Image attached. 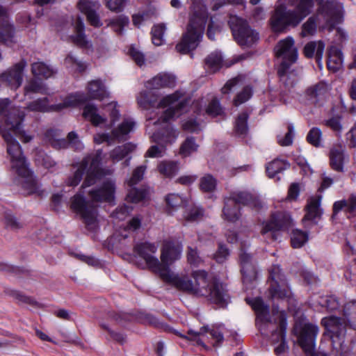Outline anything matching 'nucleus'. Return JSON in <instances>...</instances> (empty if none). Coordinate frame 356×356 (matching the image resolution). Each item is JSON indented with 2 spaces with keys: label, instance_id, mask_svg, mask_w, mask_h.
I'll return each mask as SVG.
<instances>
[{
  "label": "nucleus",
  "instance_id": "obj_1",
  "mask_svg": "<svg viewBox=\"0 0 356 356\" xmlns=\"http://www.w3.org/2000/svg\"><path fill=\"white\" fill-rule=\"evenodd\" d=\"M0 116L4 119L8 129L0 127V134L6 143V152L10 162L11 170L19 177L18 184L27 195H35L42 197L44 191L33 172L29 168V164L24 155L19 142L11 132L18 136L23 143H29L33 137L22 130V123L25 113L19 108L11 104L9 99H0Z\"/></svg>",
  "mask_w": 356,
  "mask_h": 356
},
{
  "label": "nucleus",
  "instance_id": "obj_2",
  "mask_svg": "<svg viewBox=\"0 0 356 356\" xmlns=\"http://www.w3.org/2000/svg\"><path fill=\"white\" fill-rule=\"evenodd\" d=\"M159 276L163 281L173 285L178 290L204 296L221 307H226L230 301L225 286L216 279L209 278L208 273L204 270L193 272L195 282L186 275L174 274L168 267L163 268Z\"/></svg>",
  "mask_w": 356,
  "mask_h": 356
},
{
  "label": "nucleus",
  "instance_id": "obj_3",
  "mask_svg": "<svg viewBox=\"0 0 356 356\" xmlns=\"http://www.w3.org/2000/svg\"><path fill=\"white\" fill-rule=\"evenodd\" d=\"M115 182L106 179L97 188L88 191L90 201L86 200L84 191H80L71 198V209L80 215L86 227L94 230L97 227V205L95 203H111L115 200Z\"/></svg>",
  "mask_w": 356,
  "mask_h": 356
},
{
  "label": "nucleus",
  "instance_id": "obj_4",
  "mask_svg": "<svg viewBox=\"0 0 356 356\" xmlns=\"http://www.w3.org/2000/svg\"><path fill=\"white\" fill-rule=\"evenodd\" d=\"M191 12L186 32L175 47L178 52L183 54L194 50L199 45L208 19L207 8L202 0H193Z\"/></svg>",
  "mask_w": 356,
  "mask_h": 356
},
{
  "label": "nucleus",
  "instance_id": "obj_5",
  "mask_svg": "<svg viewBox=\"0 0 356 356\" xmlns=\"http://www.w3.org/2000/svg\"><path fill=\"white\" fill-rule=\"evenodd\" d=\"M274 52L276 58L280 60L277 72L280 88H283L282 91L285 92L293 87L296 81V72L291 69L298 58L293 38L288 36L280 40L274 48Z\"/></svg>",
  "mask_w": 356,
  "mask_h": 356
},
{
  "label": "nucleus",
  "instance_id": "obj_6",
  "mask_svg": "<svg viewBox=\"0 0 356 356\" xmlns=\"http://www.w3.org/2000/svg\"><path fill=\"white\" fill-rule=\"evenodd\" d=\"M152 90L147 89L140 92L137 97V102L140 107L145 109L154 107L167 108L158 121L161 120L162 122H166L179 116L188 103L186 99H181L182 94L178 91L158 101V96Z\"/></svg>",
  "mask_w": 356,
  "mask_h": 356
},
{
  "label": "nucleus",
  "instance_id": "obj_7",
  "mask_svg": "<svg viewBox=\"0 0 356 356\" xmlns=\"http://www.w3.org/2000/svg\"><path fill=\"white\" fill-rule=\"evenodd\" d=\"M102 154L103 151L102 149H97L95 152L85 156L80 163L78 169L67 179V185L70 186H77L86 172V176L81 185V190H84L87 187L95 184L104 175L109 173V170L100 167Z\"/></svg>",
  "mask_w": 356,
  "mask_h": 356
},
{
  "label": "nucleus",
  "instance_id": "obj_8",
  "mask_svg": "<svg viewBox=\"0 0 356 356\" xmlns=\"http://www.w3.org/2000/svg\"><path fill=\"white\" fill-rule=\"evenodd\" d=\"M228 24L234 40L241 47H252L259 39V33L252 29L248 22L236 15H230Z\"/></svg>",
  "mask_w": 356,
  "mask_h": 356
},
{
  "label": "nucleus",
  "instance_id": "obj_9",
  "mask_svg": "<svg viewBox=\"0 0 356 356\" xmlns=\"http://www.w3.org/2000/svg\"><path fill=\"white\" fill-rule=\"evenodd\" d=\"M269 282L268 291L272 299L284 300L290 297L291 291L280 266L274 265L269 270Z\"/></svg>",
  "mask_w": 356,
  "mask_h": 356
},
{
  "label": "nucleus",
  "instance_id": "obj_10",
  "mask_svg": "<svg viewBox=\"0 0 356 356\" xmlns=\"http://www.w3.org/2000/svg\"><path fill=\"white\" fill-rule=\"evenodd\" d=\"M291 218L286 213L277 212L272 214L270 219L264 224L261 233L275 241L278 238V232L287 229L291 225Z\"/></svg>",
  "mask_w": 356,
  "mask_h": 356
},
{
  "label": "nucleus",
  "instance_id": "obj_11",
  "mask_svg": "<svg viewBox=\"0 0 356 356\" xmlns=\"http://www.w3.org/2000/svg\"><path fill=\"white\" fill-rule=\"evenodd\" d=\"M327 332L332 340V345L336 350V355H341L346 327L341 319L337 317H330L325 323Z\"/></svg>",
  "mask_w": 356,
  "mask_h": 356
},
{
  "label": "nucleus",
  "instance_id": "obj_12",
  "mask_svg": "<svg viewBox=\"0 0 356 356\" xmlns=\"http://www.w3.org/2000/svg\"><path fill=\"white\" fill-rule=\"evenodd\" d=\"M70 97V98H72ZM74 98V101L66 99L63 103L49 105V101L47 97L39 98L33 102H29L25 108L29 111L46 113L51 111H60L62 109L76 103L84 101V98L82 95H76L73 96Z\"/></svg>",
  "mask_w": 356,
  "mask_h": 356
},
{
  "label": "nucleus",
  "instance_id": "obj_13",
  "mask_svg": "<svg viewBox=\"0 0 356 356\" xmlns=\"http://www.w3.org/2000/svg\"><path fill=\"white\" fill-rule=\"evenodd\" d=\"M134 251L145 261L149 269L159 275L161 274L163 268L166 267L163 266L154 255L157 251V246L154 243L149 242L137 243L134 248Z\"/></svg>",
  "mask_w": 356,
  "mask_h": 356
},
{
  "label": "nucleus",
  "instance_id": "obj_14",
  "mask_svg": "<svg viewBox=\"0 0 356 356\" xmlns=\"http://www.w3.org/2000/svg\"><path fill=\"white\" fill-rule=\"evenodd\" d=\"M146 166L140 165L137 167L133 172L131 178L127 181V184L130 187L127 195L126 200L129 202L138 203L147 198L148 191L145 188L134 187L144 177Z\"/></svg>",
  "mask_w": 356,
  "mask_h": 356
},
{
  "label": "nucleus",
  "instance_id": "obj_15",
  "mask_svg": "<svg viewBox=\"0 0 356 356\" xmlns=\"http://www.w3.org/2000/svg\"><path fill=\"white\" fill-rule=\"evenodd\" d=\"M135 124L136 123L132 119H124L122 123L111 131V134L108 133L99 134L95 137V141L99 144L106 142L108 145H111L114 140H125L127 139L128 134L133 131Z\"/></svg>",
  "mask_w": 356,
  "mask_h": 356
},
{
  "label": "nucleus",
  "instance_id": "obj_16",
  "mask_svg": "<svg viewBox=\"0 0 356 356\" xmlns=\"http://www.w3.org/2000/svg\"><path fill=\"white\" fill-rule=\"evenodd\" d=\"M26 66L24 59L15 64L13 67L0 74V82L11 89L19 88L23 81L24 70Z\"/></svg>",
  "mask_w": 356,
  "mask_h": 356
},
{
  "label": "nucleus",
  "instance_id": "obj_17",
  "mask_svg": "<svg viewBox=\"0 0 356 356\" xmlns=\"http://www.w3.org/2000/svg\"><path fill=\"white\" fill-rule=\"evenodd\" d=\"M222 330L223 327L221 325L213 326L211 328H209L208 326H204L198 332L189 330L188 334L193 337V339L195 340L199 345L202 346H205L202 338L204 337L205 334H208L210 336L209 339L212 346L219 347L224 341Z\"/></svg>",
  "mask_w": 356,
  "mask_h": 356
},
{
  "label": "nucleus",
  "instance_id": "obj_18",
  "mask_svg": "<svg viewBox=\"0 0 356 356\" xmlns=\"http://www.w3.org/2000/svg\"><path fill=\"white\" fill-rule=\"evenodd\" d=\"M318 333V326L312 323H305L301 328L298 343L306 353L314 352Z\"/></svg>",
  "mask_w": 356,
  "mask_h": 356
},
{
  "label": "nucleus",
  "instance_id": "obj_19",
  "mask_svg": "<svg viewBox=\"0 0 356 356\" xmlns=\"http://www.w3.org/2000/svg\"><path fill=\"white\" fill-rule=\"evenodd\" d=\"M0 42L6 46L17 42L15 28L10 21L6 10L0 6Z\"/></svg>",
  "mask_w": 356,
  "mask_h": 356
},
{
  "label": "nucleus",
  "instance_id": "obj_20",
  "mask_svg": "<svg viewBox=\"0 0 356 356\" xmlns=\"http://www.w3.org/2000/svg\"><path fill=\"white\" fill-rule=\"evenodd\" d=\"M77 6L79 10L86 15L88 22L91 26L99 27L102 25L97 11L101 7L98 1L95 0H80Z\"/></svg>",
  "mask_w": 356,
  "mask_h": 356
},
{
  "label": "nucleus",
  "instance_id": "obj_21",
  "mask_svg": "<svg viewBox=\"0 0 356 356\" xmlns=\"http://www.w3.org/2000/svg\"><path fill=\"white\" fill-rule=\"evenodd\" d=\"M183 247L179 242L165 241L161 250V264L169 268V266L179 259Z\"/></svg>",
  "mask_w": 356,
  "mask_h": 356
},
{
  "label": "nucleus",
  "instance_id": "obj_22",
  "mask_svg": "<svg viewBox=\"0 0 356 356\" xmlns=\"http://www.w3.org/2000/svg\"><path fill=\"white\" fill-rule=\"evenodd\" d=\"M241 272L244 284H250L257 278V272L252 262V256L246 252L240 254Z\"/></svg>",
  "mask_w": 356,
  "mask_h": 356
},
{
  "label": "nucleus",
  "instance_id": "obj_23",
  "mask_svg": "<svg viewBox=\"0 0 356 356\" xmlns=\"http://www.w3.org/2000/svg\"><path fill=\"white\" fill-rule=\"evenodd\" d=\"M228 201L236 204L260 207L261 202L256 199L250 192L246 191H234L229 193V196L225 197Z\"/></svg>",
  "mask_w": 356,
  "mask_h": 356
},
{
  "label": "nucleus",
  "instance_id": "obj_24",
  "mask_svg": "<svg viewBox=\"0 0 356 356\" xmlns=\"http://www.w3.org/2000/svg\"><path fill=\"white\" fill-rule=\"evenodd\" d=\"M246 301L251 305L252 308L257 314V324H258L259 321L261 324L265 325L271 322L269 307L264 304L261 298L257 297L253 299L247 298Z\"/></svg>",
  "mask_w": 356,
  "mask_h": 356
},
{
  "label": "nucleus",
  "instance_id": "obj_25",
  "mask_svg": "<svg viewBox=\"0 0 356 356\" xmlns=\"http://www.w3.org/2000/svg\"><path fill=\"white\" fill-rule=\"evenodd\" d=\"M75 34L71 36V39L74 44L81 49H90L92 44L89 41L84 33L85 25L83 19L78 16L74 22Z\"/></svg>",
  "mask_w": 356,
  "mask_h": 356
},
{
  "label": "nucleus",
  "instance_id": "obj_26",
  "mask_svg": "<svg viewBox=\"0 0 356 356\" xmlns=\"http://www.w3.org/2000/svg\"><path fill=\"white\" fill-rule=\"evenodd\" d=\"M176 78L168 73H159L149 80L145 87L148 90H158L162 88H171L175 85Z\"/></svg>",
  "mask_w": 356,
  "mask_h": 356
},
{
  "label": "nucleus",
  "instance_id": "obj_27",
  "mask_svg": "<svg viewBox=\"0 0 356 356\" xmlns=\"http://www.w3.org/2000/svg\"><path fill=\"white\" fill-rule=\"evenodd\" d=\"M321 201V195H317L309 198L306 206V213L302 218V221L305 223L307 221H312L314 223H316V220L321 218L322 215V209L320 207Z\"/></svg>",
  "mask_w": 356,
  "mask_h": 356
},
{
  "label": "nucleus",
  "instance_id": "obj_28",
  "mask_svg": "<svg viewBox=\"0 0 356 356\" xmlns=\"http://www.w3.org/2000/svg\"><path fill=\"white\" fill-rule=\"evenodd\" d=\"M70 145L74 147L76 149H81L83 144L79 140L78 135L74 131H71L67 134V139L59 138V137L53 141L51 146L56 149H66Z\"/></svg>",
  "mask_w": 356,
  "mask_h": 356
},
{
  "label": "nucleus",
  "instance_id": "obj_29",
  "mask_svg": "<svg viewBox=\"0 0 356 356\" xmlns=\"http://www.w3.org/2000/svg\"><path fill=\"white\" fill-rule=\"evenodd\" d=\"M324 49L325 44L322 41H312L305 46L303 52L305 56L309 58L315 55L316 62L321 65Z\"/></svg>",
  "mask_w": 356,
  "mask_h": 356
},
{
  "label": "nucleus",
  "instance_id": "obj_30",
  "mask_svg": "<svg viewBox=\"0 0 356 356\" xmlns=\"http://www.w3.org/2000/svg\"><path fill=\"white\" fill-rule=\"evenodd\" d=\"M344 147L341 145L334 146L330 152V163L331 168L337 172L343 170Z\"/></svg>",
  "mask_w": 356,
  "mask_h": 356
},
{
  "label": "nucleus",
  "instance_id": "obj_31",
  "mask_svg": "<svg viewBox=\"0 0 356 356\" xmlns=\"http://www.w3.org/2000/svg\"><path fill=\"white\" fill-rule=\"evenodd\" d=\"M88 95L90 99L99 100L108 97V92L101 80H93L88 83Z\"/></svg>",
  "mask_w": 356,
  "mask_h": 356
},
{
  "label": "nucleus",
  "instance_id": "obj_32",
  "mask_svg": "<svg viewBox=\"0 0 356 356\" xmlns=\"http://www.w3.org/2000/svg\"><path fill=\"white\" fill-rule=\"evenodd\" d=\"M289 168L290 163L287 160L277 158L266 165V170L268 176L270 178H273Z\"/></svg>",
  "mask_w": 356,
  "mask_h": 356
},
{
  "label": "nucleus",
  "instance_id": "obj_33",
  "mask_svg": "<svg viewBox=\"0 0 356 356\" xmlns=\"http://www.w3.org/2000/svg\"><path fill=\"white\" fill-rule=\"evenodd\" d=\"M31 72L35 76L48 79L56 74L57 71L43 62H35L31 65Z\"/></svg>",
  "mask_w": 356,
  "mask_h": 356
},
{
  "label": "nucleus",
  "instance_id": "obj_34",
  "mask_svg": "<svg viewBox=\"0 0 356 356\" xmlns=\"http://www.w3.org/2000/svg\"><path fill=\"white\" fill-rule=\"evenodd\" d=\"M342 53L336 47H332L328 52L327 65L329 70L334 72L338 71L342 66Z\"/></svg>",
  "mask_w": 356,
  "mask_h": 356
},
{
  "label": "nucleus",
  "instance_id": "obj_35",
  "mask_svg": "<svg viewBox=\"0 0 356 356\" xmlns=\"http://www.w3.org/2000/svg\"><path fill=\"white\" fill-rule=\"evenodd\" d=\"M135 148L136 146L131 143L119 145L111 152L110 157L113 162H118L125 158L129 153L132 152Z\"/></svg>",
  "mask_w": 356,
  "mask_h": 356
},
{
  "label": "nucleus",
  "instance_id": "obj_36",
  "mask_svg": "<svg viewBox=\"0 0 356 356\" xmlns=\"http://www.w3.org/2000/svg\"><path fill=\"white\" fill-rule=\"evenodd\" d=\"M165 202L168 206V212L172 214L174 211L179 208L184 209L186 207L187 201L179 194L170 193L165 197Z\"/></svg>",
  "mask_w": 356,
  "mask_h": 356
},
{
  "label": "nucleus",
  "instance_id": "obj_37",
  "mask_svg": "<svg viewBox=\"0 0 356 356\" xmlns=\"http://www.w3.org/2000/svg\"><path fill=\"white\" fill-rule=\"evenodd\" d=\"M222 56L219 51L211 53L205 58V67L210 72L214 73L218 71L222 65Z\"/></svg>",
  "mask_w": 356,
  "mask_h": 356
},
{
  "label": "nucleus",
  "instance_id": "obj_38",
  "mask_svg": "<svg viewBox=\"0 0 356 356\" xmlns=\"http://www.w3.org/2000/svg\"><path fill=\"white\" fill-rule=\"evenodd\" d=\"M83 117L95 126H99L105 122V118L97 113V108L93 104H87L83 108Z\"/></svg>",
  "mask_w": 356,
  "mask_h": 356
},
{
  "label": "nucleus",
  "instance_id": "obj_39",
  "mask_svg": "<svg viewBox=\"0 0 356 356\" xmlns=\"http://www.w3.org/2000/svg\"><path fill=\"white\" fill-rule=\"evenodd\" d=\"M248 114L245 112L240 113L236 119L234 131L236 136L244 137L248 132Z\"/></svg>",
  "mask_w": 356,
  "mask_h": 356
},
{
  "label": "nucleus",
  "instance_id": "obj_40",
  "mask_svg": "<svg viewBox=\"0 0 356 356\" xmlns=\"http://www.w3.org/2000/svg\"><path fill=\"white\" fill-rule=\"evenodd\" d=\"M47 90L46 85L37 79H31L24 88V95H28L30 93L45 95L47 94Z\"/></svg>",
  "mask_w": 356,
  "mask_h": 356
},
{
  "label": "nucleus",
  "instance_id": "obj_41",
  "mask_svg": "<svg viewBox=\"0 0 356 356\" xmlns=\"http://www.w3.org/2000/svg\"><path fill=\"white\" fill-rule=\"evenodd\" d=\"M157 168L159 173L165 177L175 176L179 170L177 163L174 161H162Z\"/></svg>",
  "mask_w": 356,
  "mask_h": 356
},
{
  "label": "nucleus",
  "instance_id": "obj_42",
  "mask_svg": "<svg viewBox=\"0 0 356 356\" xmlns=\"http://www.w3.org/2000/svg\"><path fill=\"white\" fill-rule=\"evenodd\" d=\"M232 202L225 198V206L222 213L225 219L230 222H236L241 216L240 209L236 205L232 207Z\"/></svg>",
  "mask_w": 356,
  "mask_h": 356
},
{
  "label": "nucleus",
  "instance_id": "obj_43",
  "mask_svg": "<svg viewBox=\"0 0 356 356\" xmlns=\"http://www.w3.org/2000/svg\"><path fill=\"white\" fill-rule=\"evenodd\" d=\"M199 147L198 144L196 143L195 139L193 136H188L182 143L179 148V154L186 157L190 156L191 154L196 152Z\"/></svg>",
  "mask_w": 356,
  "mask_h": 356
},
{
  "label": "nucleus",
  "instance_id": "obj_44",
  "mask_svg": "<svg viewBox=\"0 0 356 356\" xmlns=\"http://www.w3.org/2000/svg\"><path fill=\"white\" fill-rule=\"evenodd\" d=\"M34 160L38 165L43 166L45 168H51L56 165L52 158L42 149H35Z\"/></svg>",
  "mask_w": 356,
  "mask_h": 356
},
{
  "label": "nucleus",
  "instance_id": "obj_45",
  "mask_svg": "<svg viewBox=\"0 0 356 356\" xmlns=\"http://www.w3.org/2000/svg\"><path fill=\"white\" fill-rule=\"evenodd\" d=\"M343 314L350 326L356 330V300L345 305Z\"/></svg>",
  "mask_w": 356,
  "mask_h": 356
},
{
  "label": "nucleus",
  "instance_id": "obj_46",
  "mask_svg": "<svg viewBox=\"0 0 356 356\" xmlns=\"http://www.w3.org/2000/svg\"><path fill=\"white\" fill-rule=\"evenodd\" d=\"M217 186L216 179L211 174H206L200 179V188L204 193L213 192Z\"/></svg>",
  "mask_w": 356,
  "mask_h": 356
},
{
  "label": "nucleus",
  "instance_id": "obj_47",
  "mask_svg": "<svg viewBox=\"0 0 356 356\" xmlns=\"http://www.w3.org/2000/svg\"><path fill=\"white\" fill-rule=\"evenodd\" d=\"M183 210L184 218L186 221L189 222H194L200 220L204 213L203 210L201 208L195 206L188 207L186 205V207Z\"/></svg>",
  "mask_w": 356,
  "mask_h": 356
},
{
  "label": "nucleus",
  "instance_id": "obj_48",
  "mask_svg": "<svg viewBox=\"0 0 356 356\" xmlns=\"http://www.w3.org/2000/svg\"><path fill=\"white\" fill-rule=\"evenodd\" d=\"M327 92V86L323 82H319L307 90V94L310 98L317 100L323 98Z\"/></svg>",
  "mask_w": 356,
  "mask_h": 356
},
{
  "label": "nucleus",
  "instance_id": "obj_49",
  "mask_svg": "<svg viewBox=\"0 0 356 356\" xmlns=\"http://www.w3.org/2000/svg\"><path fill=\"white\" fill-rule=\"evenodd\" d=\"M129 23V18L125 15H120L111 19L108 24L115 33L118 35L122 33L124 28Z\"/></svg>",
  "mask_w": 356,
  "mask_h": 356
},
{
  "label": "nucleus",
  "instance_id": "obj_50",
  "mask_svg": "<svg viewBox=\"0 0 356 356\" xmlns=\"http://www.w3.org/2000/svg\"><path fill=\"white\" fill-rule=\"evenodd\" d=\"M165 25L164 24H159L154 25L152 28L151 35L152 43L156 46L162 45L164 42V33L165 31Z\"/></svg>",
  "mask_w": 356,
  "mask_h": 356
},
{
  "label": "nucleus",
  "instance_id": "obj_51",
  "mask_svg": "<svg viewBox=\"0 0 356 356\" xmlns=\"http://www.w3.org/2000/svg\"><path fill=\"white\" fill-rule=\"evenodd\" d=\"M306 140L308 143L315 147L322 146L323 133L318 127H312L308 132Z\"/></svg>",
  "mask_w": 356,
  "mask_h": 356
},
{
  "label": "nucleus",
  "instance_id": "obj_52",
  "mask_svg": "<svg viewBox=\"0 0 356 356\" xmlns=\"http://www.w3.org/2000/svg\"><path fill=\"white\" fill-rule=\"evenodd\" d=\"M308 235L299 229H294L291 234V242L294 248H300L307 241Z\"/></svg>",
  "mask_w": 356,
  "mask_h": 356
},
{
  "label": "nucleus",
  "instance_id": "obj_53",
  "mask_svg": "<svg viewBox=\"0 0 356 356\" xmlns=\"http://www.w3.org/2000/svg\"><path fill=\"white\" fill-rule=\"evenodd\" d=\"M207 113L211 117H216L224 114V109L221 106L219 101L216 98H213L209 103L206 109Z\"/></svg>",
  "mask_w": 356,
  "mask_h": 356
},
{
  "label": "nucleus",
  "instance_id": "obj_54",
  "mask_svg": "<svg viewBox=\"0 0 356 356\" xmlns=\"http://www.w3.org/2000/svg\"><path fill=\"white\" fill-rule=\"evenodd\" d=\"M252 95V89L247 86L243 88L242 91L237 94L234 99V105L238 106L247 102Z\"/></svg>",
  "mask_w": 356,
  "mask_h": 356
},
{
  "label": "nucleus",
  "instance_id": "obj_55",
  "mask_svg": "<svg viewBox=\"0 0 356 356\" xmlns=\"http://www.w3.org/2000/svg\"><path fill=\"white\" fill-rule=\"evenodd\" d=\"M301 35L305 37L312 35L316 31V22L314 17H309L306 22L302 24Z\"/></svg>",
  "mask_w": 356,
  "mask_h": 356
},
{
  "label": "nucleus",
  "instance_id": "obj_56",
  "mask_svg": "<svg viewBox=\"0 0 356 356\" xmlns=\"http://www.w3.org/2000/svg\"><path fill=\"white\" fill-rule=\"evenodd\" d=\"M133 207L127 205L120 206L112 213V217L119 220H124L132 211Z\"/></svg>",
  "mask_w": 356,
  "mask_h": 356
},
{
  "label": "nucleus",
  "instance_id": "obj_57",
  "mask_svg": "<svg viewBox=\"0 0 356 356\" xmlns=\"http://www.w3.org/2000/svg\"><path fill=\"white\" fill-rule=\"evenodd\" d=\"M4 223L7 229L17 230L22 227V224L11 213H6Z\"/></svg>",
  "mask_w": 356,
  "mask_h": 356
},
{
  "label": "nucleus",
  "instance_id": "obj_58",
  "mask_svg": "<svg viewBox=\"0 0 356 356\" xmlns=\"http://www.w3.org/2000/svg\"><path fill=\"white\" fill-rule=\"evenodd\" d=\"M117 103H110L106 106V110L109 111L110 124L109 127H112L115 123L119 120L120 113L119 110L117 108Z\"/></svg>",
  "mask_w": 356,
  "mask_h": 356
},
{
  "label": "nucleus",
  "instance_id": "obj_59",
  "mask_svg": "<svg viewBox=\"0 0 356 356\" xmlns=\"http://www.w3.org/2000/svg\"><path fill=\"white\" fill-rule=\"evenodd\" d=\"M323 124L335 132H341L342 130L341 117L339 116H333L325 120H324Z\"/></svg>",
  "mask_w": 356,
  "mask_h": 356
},
{
  "label": "nucleus",
  "instance_id": "obj_60",
  "mask_svg": "<svg viewBox=\"0 0 356 356\" xmlns=\"http://www.w3.org/2000/svg\"><path fill=\"white\" fill-rule=\"evenodd\" d=\"M187 260L191 265L198 266L202 262L196 248L188 247Z\"/></svg>",
  "mask_w": 356,
  "mask_h": 356
},
{
  "label": "nucleus",
  "instance_id": "obj_61",
  "mask_svg": "<svg viewBox=\"0 0 356 356\" xmlns=\"http://www.w3.org/2000/svg\"><path fill=\"white\" fill-rule=\"evenodd\" d=\"M293 126L289 124L288 126V131L284 138H277V142L281 146H289L293 143Z\"/></svg>",
  "mask_w": 356,
  "mask_h": 356
},
{
  "label": "nucleus",
  "instance_id": "obj_62",
  "mask_svg": "<svg viewBox=\"0 0 356 356\" xmlns=\"http://www.w3.org/2000/svg\"><path fill=\"white\" fill-rule=\"evenodd\" d=\"M106 1L108 8L116 13L121 12L127 3V0H106Z\"/></svg>",
  "mask_w": 356,
  "mask_h": 356
},
{
  "label": "nucleus",
  "instance_id": "obj_63",
  "mask_svg": "<svg viewBox=\"0 0 356 356\" xmlns=\"http://www.w3.org/2000/svg\"><path fill=\"white\" fill-rule=\"evenodd\" d=\"M182 128L184 131L191 133H197L201 130L200 124L194 119H190L184 122Z\"/></svg>",
  "mask_w": 356,
  "mask_h": 356
},
{
  "label": "nucleus",
  "instance_id": "obj_64",
  "mask_svg": "<svg viewBox=\"0 0 356 356\" xmlns=\"http://www.w3.org/2000/svg\"><path fill=\"white\" fill-rule=\"evenodd\" d=\"M129 54L138 65L142 66L145 63V55L136 48L131 47L129 50Z\"/></svg>",
  "mask_w": 356,
  "mask_h": 356
}]
</instances>
